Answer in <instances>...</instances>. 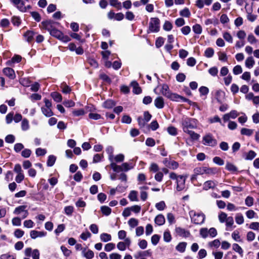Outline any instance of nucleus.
Wrapping results in <instances>:
<instances>
[{"mask_svg": "<svg viewBox=\"0 0 259 259\" xmlns=\"http://www.w3.org/2000/svg\"><path fill=\"white\" fill-rule=\"evenodd\" d=\"M56 23L55 22L52 20L42 21L41 23V28L47 30L51 35L64 42L70 41L71 39L68 36L64 35L61 31L55 27L54 25Z\"/></svg>", "mask_w": 259, "mask_h": 259, "instance_id": "1", "label": "nucleus"}, {"mask_svg": "<svg viewBox=\"0 0 259 259\" xmlns=\"http://www.w3.org/2000/svg\"><path fill=\"white\" fill-rule=\"evenodd\" d=\"M159 87L160 88V94L172 101L179 102L181 100L183 102H187L188 101V99L177 94L171 93L168 85L165 83L157 86V87L154 90L155 93L157 94L156 90V89Z\"/></svg>", "mask_w": 259, "mask_h": 259, "instance_id": "2", "label": "nucleus"}, {"mask_svg": "<svg viewBox=\"0 0 259 259\" xmlns=\"http://www.w3.org/2000/svg\"><path fill=\"white\" fill-rule=\"evenodd\" d=\"M197 120L194 118L188 117L183 118L181 121L182 126L184 132L195 129L197 127Z\"/></svg>", "mask_w": 259, "mask_h": 259, "instance_id": "3", "label": "nucleus"}, {"mask_svg": "<svg viewBox=\"0 0 259 259\" xmlns=\"http://www.w3.org/2000/svg\"><path fill=\"white\" fill-rule=\"evenodd\" d=\"M189 215L192 222L197 225L202 224L205 219V216L203 213L196 212L194 210H191L189 212Z\"/></svg>", "mask_w": 259, "mask_h": 259, "instance_id": "4", "label": "nucleus"}, {"mask_svg": "<svg viewBox=\"0 0 259 259\" xmlns=\"http://www.w3.org/2000/svg\"><path fill=\"white\" fill-rule=\"evenodd\" d=\"M11 2L22 12H25L31 8L30 5H26L28 0H11Z\"/></svg>", "mask_w": 259, "mask_h": 259, "instance_id": "5", "label": "nucleus"}, {"mask_svg": "<svg viewBox=\"0 0 259 259\" xmlns=\"http://www.w3.org/2000/svg\"><path fill=\"white\" fill-rule=\"evenodd\" d=\"M44 102L45 105L41 108V112L46 117H51L54 114L51 109L52 106V103L47 99H44Z\"/></svg>", "mask_w": 259, "mask_h": 259, "instance_id": "6", "label": "nucleus"}, {"mask_svg": "<svg viewBox=\"0 0 259 259\" xmlns=\"http://www.w3.org/2000/svg\"><path fill=\"white\" fill-rule=\"evenodd\" d=\"M160 20L157 18H152L149 24L148 32H157L159 30Z\"/></svg>", "mask_w": 259, "mask_h": 259, "instance_id": "7", "label": "nucleus"}, {"mask_svg": "<svg viewBox=\"0 0 259 259\" xmlns=\"http://www.w3.org/2000/svg\"><path fill=\"white\" fill-rule=\"evenodd\" d=\"M202 143L206 146L214 147L217 145V141L212 134L209 133L203 137Z\"/></svg>", "mask_w": 259, "mask_h": 259, "instance_id": "8", "label": "nucleus"}, {"mask_svg": "<svg viewBox=\"0 0 259 259\" xmlns=\"http://www.w3.org/2000/svg\"><path fill=\"white\" fill-rule=\"evenodd\" d=\"M26 206L20 205L15 208L13 213L16 215H20L22 219H24L27 217L29 213L26 209Z\"/></svg>", "mask_w": 259, "mask_h": 259, "instance_id": "9", "label": "nucleus"}, {"mask_svg": "<svg viewBox=\"0 0 259 259\" xmlns=\"http://www.w3.org/2000/svg\"><path fill=\"white\" fill-rule=\"evenodd\" d=\"M24 254L27 257L32 256V259H39V251L37 249H32L31 247H27L24 250Z\"/></svg>", "mask_w": 259, "mask_h": 259, "instance_id": "10", "label": "nucleus"}, {"mask_svg": "<svg viewBox=\"0 0 259 259\" xmlns=\"http://www.w3.org/2000/svg\"><path fill=\"white\" fill-rule=\"evenodd\" d=\"M187 177L183 175H179V177L176 181L177 190L178 191L184 190L185 188V182Z\"/></svg>", "mask_w": 259, "mask_h": 259, "instance_id": "11", "label": "nucleus"}, {"mask_svg": "<svg viewBox=\"0 0 259 259\" xmlns=\"http://www.w3.org/2000/svg\"><path fill=\"white\" fill-rule=\"evenodd\" d=\"M131 241L130 238H126L124 241L119 242L117 244V248L120 251H124L126 249V247H129L131 245Z\"/></svg>", "mask_w": 259, "mask_h": 259, "instance_id": "12", "label": "nucleus"}, {"mask_svg": "<svg viewBox=\"0 0 259 259\" xmlns=\"http://www.w3.org/2000/svg\"><path fill=\"white\" fill-rule=\"evenodd\" d=\"M175 231L177 235L182 237L186 238L190 235V233L189 231L181 227H176Z\"/></svg>", "mask_w": 259, "mask_h": 259, "instance_id": "13", "label": "nucleus"}, {"mask_svg": "<svg viewBox=\"0 0 259 259\" xmlns=\"http://www.w3.org/2000/svg\"><path fill=\"white\" fill-rule=\"evenodd\" d=\"M3 73L11 79H14L16 78V74L14 70L10 67H6L3 70Z\"/></svg>", "mask_w": 259, "mask_h": 259, "instance_id": "14", "label": "nucleus"}, {"mask_svg": "<svg viewBox=\"0 0 259 259\" xmlns=\"http://www.w3.org/2000/svg\"><path fill=\"white\" fill-rule=\"evenodd\" d=\"M47 233L44 231H37L36 230H32L30 232V237L35 239L37 237H43L46 236Z\"/></svg>", "mask_w": 259, "mask_h": 259, "instance_id": "15", "label": "nucleus"}, {"mask_svg": "<svg viewBox=\"0 0 259 259\" xmlns=\"http://www.w3.org/2000/svg\"><path fill=\"white\" fill-rule=\"evenodd\" d=\"M212 2L213 0H197L195 5L199 9H202L204 5L209 6L212 4Z\"/></svg>", "mask_w": 259, "mask_h": 259, "instance_id": "16", "label": "nucleus"}, {"mask_svg": "<svg viewBox=\"0 0 259 259\" xmlns=\"http://www.w3.org/2000/svg\"><path fill=\"white\" fill-rule=\"evenodd\" d=\"M154 105L158 109H162L164 105V99L161 97H158L154 100Z\"/></svg>", "mask_w": 259, "mask_h": 259, "instance_id": "17", "label": "nucleus"}, {"mask_svg": "<svg viewBox=\"0 0 259 259\" xmlns=\"http://www.w3.org/2000/svg\"><path fill=\"white\" fill-rule=\"evenodd\" d=\"M217 186V183L213 181H207L204 182L203 184V189L208 190L210 189H213Z\"/></svg>", "mask_w": 259, "mask_h": 259, "instance_id": "18", "label": "nucleus"}, {"mask_svg": "<svg viewBox=\"0 0 259 259\" xmlns=\"http://www.w3.org/2000/svg\"><path fill=\"white\" fill-rule=\"evenodd\" d=\"M35 33L31 30L27 31L23 35L24 39L28 42H31L33 40Z\"/></svg>", "mask_w": 259, "mask_h": 259, "instance_id": "19", "label": "nucleus"}, {"mask_svg": "<svg viewBox=\"0 0 259 259\" xmlns=\"http://www.w3.org/2000/svg\"><path fill=\"white\" fill-rule=\"evenodd\" d=\"M83 256L87 259H92L94 257V252L90 249L83 248L82 251Z\"/></svg>", "mask_w": 259, "mask_h": 259, "instance_id": "20", "label": "nucleus"}, {"mask_svg": "<svg viewBox=\"0 0 259 259\" xmlns=\"http://www.w3.org/2000/svg\"><path fill=\"white\" fill-rule=\"evenodd\" d=\"M22 59V57L18 55H15L11 60L7 62L6 64L9 66H12V64L16 63H19Z\"/></svg>", "mask_w": 259, "mask_h": 259, "instance_id": "21", "label": "nucleus"}, {"mask_svg": "<svg viewBox=\"0 0 259 259\" xmlns=\"http://www.w3.org/2000/svg\"><path fill=\"white\" fill-rule=\"evenodd\" d=\"M255 64V61L252 56L248 57L246 58L245 65L247 68H251Z\"/></svg>", "mask_w": 259, "mask_h": 259, "instance_id": "22", "label": "nucleus"}, {"mask_svg": "<svg viewBox=\"0 0 259 259\" xmlns=\"http://www.w3.org/2000/svg\"><path fill=\"white\" fill-rule=\"evenodd\" d=\"M218 172V169L217 167H209L205 166V174L208 176H213Z\"/></svg>", "mask_w": 259, "mask_h": 259, "instance_id": "23", "label": "nucleus"}, {"mask_svg": "<svg viewBox=\"0 0 259 259\" xmlns=\"http://www.w3.org/2000/svg\"><path fill=\"white\" fill-rule=\"evenodd\" d=\"M165 220L163 215L160 214L155 218V223L158 226H161L165 223Z\"/></svg>", "mask_w": 259, "mask_h": 259, "instance_id": "24", "label": "nucleus"}, {"mask_svg": "<svg viewBox=\"0 0 259 259\" xmlns=\"http://www.w3.org/2000/svg\"><path fill=\"white\" fill-rule=\"evenodd\" d=\"M100 239L101 241L107 242L111 240L112 237L111 235L109 234L103 233L100 234Z\"/></svg>", "mask_w": 259, "mask_h": 259, "instance_id": "25", "label": "nucleus"}, {"mask_svg": "<svg viewBox=\"0 0 259 259\" xmlns=\"http://www.w3.org/2000/svg\"><path fill=\"white\" fill-rule=\"evenodd\" d=\"M134 165L131 162H124L121 164L122 171H127L129 170L133 169Z\"/></svg>", "mask_w": 259, "mask_h": 259, "instance_id": "26", "label": "nucleus"}, {"mask_svg": "<svg viewBox=\"0 0 259 259\" xmlns=\"http://www.w3.org/2000/svg\"><path fill=\"white\" fill-rule=\"evenodd\" d=\"M128 198L131 201H138V192L135 190L131 191L128 194Z\"/></svg>", "mask_w": 259, "mask_h": 259, "instance_id": "27", "label": "nucleus"}, {"mask_svg": "<svg viewBox=\"0 0 259 259\" xmlns=\"http://www.w3.org/2000/svg\"><path fill=\"white\" fill-rule=\"evenodd\" d=\"M152 255V251L149 249L144 251H139L135 255L136 258L142 256H150Z\"/></svg>", "mask_w": 259, "mask_h": 259, "instance_id": "28", "label": "nucleus"}, {"mask_svg": "<svg viewBox=\"0 0 259 259\" xmlns=\"http://www.w3.org/2000/svg\"><path fill=\"white\" fill-rule=\"evenodd\" d=\"M187 245V244L185 242H180L177 245L176 249L180 252H184L185 251Z\"/></svg>", "mask_w": 259, "mask_h": 259, "instance_id": "29", "label": "nucleus"}, {"mask_svg": "<svg viewBox=\"0 0 259 259\" xmlns=\"http://www.w3.org/2000/svg\"><path fill=\"white\" fill-rule=\"evenodd\" d=\"M131 85L133 88V92L134 93L139 94L141 93L142 90L136 81H132L131 82Z\"/></svg>", "mask_w": 259, "mask_h": 259, "instance_id": "30", "label": "nucleus"}, {"mask_svg": "<svg viewBox=\"0 0 259 259\" xmlns=\"http://www.w3.org/2000/svg\"><path fill=\"white\" fill-rule=\"evenodd\" d=\"M115 105V103L112 100H108L104 102L103 106L105 108L110 109Z\"/></svg>", "mask_w": 259, "mask_h": 259, "instance_id": "31", "label": "nucleus"}, {"mask_svg": "<svg viewBox=\"0 0 259 259\" xmlns=\"http://www.w3.org/2000/svg\"><path fill=\"white\" fill-rule=\"evenodd\" d=\"M29 128V121L26 118H24L21 122V129L23 131L28 130Z\"/></svg>", "mask_w": 259, "mask_h": 259, "instance_id": "32", "label": "nucleus"}, {"mask_svg": "<svg viewBox=\"0 0 259 259\" xmlns=\"http://www.w3.org/2000/svg\"><path fill=\"white\" fill-rule=\"evenodd\" d=\"M240 133L242 135L250 136L253 133V130L247 128H242L241 130Z\"/></svg>", "mask_w": 259, "mask_h": 259, "instance_id": "33", "label": "nucleus"}, {"mask_svg": "<svg viewBox=\"0 0 259 259\" xmlns=\"http://www.w3.org/2000/svg\"><path fill=\"white\" fill-rule=\"evenodd\" d=\"M51 97L56 102H60L62 100V96L57 92H53L51 93Z\"/></svg>", "mask_w": 259, "mask_h": 259, "instance_id": "34", "label": "nucleus"}, {"mask_svg": "<svg viewBox=\"0 0 259 259\" xmlns=\"http://www.w3.org/2000/svg\"><path fill=\"white\" fill-rule=\"evenodd\" d=\"M233 250L239 253L241 256L243 255V251L241 246L237 243H234L232 245Z\"/></svg>", "mask_w": 259, "mask_h": 259, "instance_id": "35", "label": "nucleus"}, {"mask_svg": "<svg viewBox=\"0 0 259 259\" xmlns=\"http://www.w3.org/2000/svg\"><path fill=\"white\" fill-rule=\"evenodd\" d=\"M106 151L108 154L109 160H110V161H112V160H113V148L110 146H108L106 149Z\"/></svg>", "mask_w": 259, "mask_h": 259, "instance_id": "36", "label": "nucleus"}, {"mask_svg": "<svg viewBox=\"0 0 259 259\" xmlns=\"http://www.w3.org/2000/svg\"><path fill=\"white\" fill-rule=\"evenodd\" d=\"M60 88L62 89V91L64 94L70 93L71 91V88L67 85L65 82H63L60 85Z\"/></svg>", "mask_w": 259, "mask_h": 259, "instance_id": "37", "label": "nucleus"}, {"mask_svg": "<svg viewBox=\"0 0 259 259\" xmlns=\"http://www.w3.org/2000/svg\"><path fill=\"white\" fill-rule=\"evenodd\" d=\"M110 5L118 10L121 9V3L118 0H110Z\"/></svg>", "mask_w": 259, "mask_h": 259, "instance_id": "38", "label": "nucleus"}, {"mask_svg": "<svg viewBox=\"0 0 259 259\" xmlns=\"http://www.w3.org/2000/svg\"><path fill=\"white\" fill-rule=\"evenodd\" d=\"M205 166L197 167L194 168V173L197 175H202L205 174Z\"/></svg>", "mask_w": 259, "mask_h": 259, "instance_id": "39", "label": "nucleus"}, {"mask_svg": "<svg viewBox=\"0 0 259 259\" xmlns=\"http://www.w3.org/2000/svg\"><path fill=\"white\" fill-rule=\"evenodd\" d=\"M180 15L182 17L189 18L191 15V12L188 8H185L180 11Z\"/></svg>", "mask_w": 259, "mask_h": 259, "instance_id": "40", "label": "nucleus"}, {"mask_svg": "<svg viewBox=\"0 0 259 259\" xmlns=\"http://www.w3.org/2000/svg\"><path fill=\"white\" fill-rule=\"evenodd\" d=\"M102 213L105 215H109L111 212V209L107 206H102L101 207Z\"/></svg>", "mask_w": 259, "mask_h": 259, "instance_id": "41", "label": "nucleus"}, {"mask_svg": "<svg viewBox=\"0 0 259 259\" xmlns=\"http://www.w3.org/2000/svg\"><path fill=\"white\" fill-rule=\"evenodd\" d=\"M185 133L188 134L193 140H197L200 137V135L199 134L191 130H190Z\"/></svg>", "mask_w": 259, "mask_h": 259, "instance_id": "42", "label": "nucleus"}, {"mask_svg": "<svg viewBox=\"0 0 259 259\" xmlns=\"http://www.w3.org/2000/svg\"><path fill=\"white\" fill-rule=\"evenodd\" d=\"M236 223L238 225H241L244 223V218L241 213H237L235 217Z\"/></svg>", "mask_w": 259, "mask_h": 259, "instance_id": "43", "label": "nucleus"}, {"mask_svg": "<svg viewBox=\"0 0 259 259\" xmlns=\"http://www.w3.org/2000/svg\"><path fill=\"white\" fill-rule=\"evenodd\" d=\"M223 37L225 40L229 43L232 44L233 42V37L229 32H224L223 34Z\"/></svg>", "mask_w": 259, "mask_h": 259, "instance_id": "44", "label": "nucleus"}, {"mask_svg": "<svg viewBox=\"0 0 259 259\" xmlns=\"http://www.w3.org/2000/svg\"><path fill=\"white\" fill-rule=\"evenodd\" d=\"M167 131L168 133L173 136H175L178 134L177 128L173 126H170L167 127Z\"/></svg>", "mask_w": 259, "mask_h": 259, "instance_id": "45", "label": "nucleus"}, {"mask_svg": "<svg viewBox=\"0 0 259 259\" xmlns=\"http://www.w3.org/2000/svg\"><path fill=\"white\" fill-rule=\"evenodd\" d=\"M226 168L230 171L235 172L237 171V167L233 164L230 162H227L226 163Z\"/></svg>", "mask_w": 259, "mask_h": 259, "instance_id": "46", "label": "nucleus"}, {"mask_svg": "<svg viewBox=\"0 0 259 259\" xmlns=\"http://www.w3.org/2000/svg\"><path fill=\"white\" fill-rule=\"evenodd\" d=\"M155 207L157 210L159 211L163 210L166 207V205L164 201H161L159 202L156 203Z\"/></svg>", "mask_w": 259, "mask_h": 259, "instance_id": "47", "label": "nucleus"}, {"mask_svg": "<svg viewBox=\"0 0 259 259\" xmlns=\"http://www.w3.org/2000/svg\"><path fill=\"white\" fill-rule=\"evenodd\" d=\"M214 55V50L211 48H208L204 52V56L207 58H211Z\"/></svg>", "mask_w": 259, "mask_h": 259, "instance_id": "48", "label": "nucleus"}, {"mask_svg": "<svg viewBox=\"0 0 259 259\" xmlns=\"http://www.w3.org/2000/svg\"><path fill=\"white\" fill-rule=\"evenodd\" d=\"M242 68L240 65H237L234 67L233 68V72L234 75H237L242 72Z\"/></svg>", "mask_w": 259, "mask_h": 259, "instance_id": "49", "label": "nucleus"}, {"mask_svg": "<svg viewBox=\"0 0 259 259\" xmlns=\"http://www.w3.org/2000/svg\"><path fill=\"white\" fill-rule=\"evenodd\" d=\"M221 245L220 241L218 239H215L212 241L209 242L208 243V245L210 247H213L215 248H218Z\"/></svg>", "mask_w": 259, "mask_h": 259, "instance_id": "50", "label": "nucleus"}, {"mask_svg": "<svg viewBox=\"0 0 259 259\" xmlns=\"http://www.w3.org/2000/svg\"><path fill=\"white\" fill-rule=\"evenodd\" d=\"M74 211V207L72 206H67L64 207V212L68 216L72 215Z\"/></svg>", "mask_w": 259, "mask_h": 259, "instance_id": "51", "label": "nucleus"}, {"mask_svg": "<svg viewBox=\"0 0 259 259\" xmlns=\"http://www.w3.org/2000/svg\"><path fill=\"white\" fill-rule=\"evenodd\" d=\"M256 155V153L253 150H250L246 154L245 159L251 160L253 159Z\"/></svg>", "mask_w": 259, "mask_h": 259, "instance_id": "52", "label": "nucleus"}, {"mask_svg": "<svg viewBox=\"0 0 259 259\" xmlns=\"http://www.w3.org/2000/svg\"><path fill=\"white\" fill-rule=\"evenodd\" d=\"M115 247V245L113 243H108L105 245L104 250L107 252H110L113 250Z\"/></svg>", "mask_w": 259, "mask_h": 259, "instance_id": "53", "label": "nucleus"}, {"mask_svg": "<svg viewBox=\"0 0 259 259\" xmlns=\"http://www.w3.org/2000/svg\"><path fill=\"white\" fill-rule=\"evenodd\" d=\"M85 113L84 110L82 109L74 110L72 111V114L74 116H82Z\"/></svg>", "mask_w": 259, "mask_h": 259, "instance_id": "54", "label": "nucleus"}, {"mask_svg": "<svg viewBox=\"0 0 259 259\" xmlns=\"http://www.w3.org/2000/svg\"><path fill=\"white\" fill-rule=\"evenodd\" d=\"M124 159V156L122 154H119L116 156H113V161L114 160L116 162H122Z\"/></svg>", "mask_w": 259, "mask_h": 259, "instance_id": "55", "label": "nucleus"}, {"mask_svg": "<svg viewBox=\"0 0 259 259\" xmlns=\"http://www.w3.org/2000/svg\"><path fill=\"white\" fill-rule=\"evenodd\" d=\"M56 157L54 155H50L47 161V165L49 166H53L56 161Z\"/></svg>", "mask_w": 259, "mask_h": 259, "instance_id": "56", "label": "nucleus"}, {"mask_svg": "<svg viewBox=\"0 0 259 259\" xmlns=\"http://www.w3.org/2000/svg\"><path fill=\"white\" fill-rule=\"evenodd\" d=\"M219 221L221 223L225 222L226 220L227 219V214L224 212H221L219 214Z\"/></svg>", "mask_w": 259, "mask_h": 259, "instance_id": "57", "label": "nucleus"}, {"mask_svg": "<svg viewBox=\"0 0 259 259\" xmlns=\"http://www.w3.org/2000/svg\"><path fill=\"white\" fill-rule=\"evenodd\" d=\"M192 29L194 33L196 34H199L202 32V27L199 24H196L194 25Z\"/></svg>", "mask_w": 259, "mask_h": 259, "instance_id": "58", "label": "nucleus"}, {"mask_svg": "<svg viewBox=\"0 0 259 259\" xmlns=\"http://www.w3.org/2000/svg\"><path fill=\"white\" fill-rule=\"evenodd\" d=\"M232 238L237 242L241 241L240 236L239 235V232L236 230L234 231L232 234Z\"/></svg>", "mask_w": 259, "mask_h": 259, "instance_id": "59", "label": "nucleus"}, {"mask_svg": "<svg viewBox=\"0 0 259 259\" xmlns=\"http://www.w3.org/2000/svg\"><path fill=\"white\" fill-rule=\"evenodd\" d=\"M24 227L27 228H32L34 226V223L31 220H26L23 223Z\"/></svg>", "mask_w": 259, "mask_h": 259, "instance_id": "60", "label": "nucleus"}, {"mask_svg": "<svg viewBox=\"0 0 259 259\" xmlns=\"http://www.w3.org/2000/svg\"><path fill=\"white\" fill-rule=\"evenodd\" d=\"M12 223L13 226H20L21 224V219L19 217H15L12 219Z\"/></svg>", "mask_w": 259, "mask_h": 259, "instance_id": "61", "label": "nucleus"}, {"mask_svg": "<svg viewBox=\"0 0 259 259\" xmlns=\"http://www.w3.org/2000/svg\"><path fill=\"white\" fill-rule=\"evenodd\" d=\"M129 226L132 228H134L138 225V221L135 218H131L128 221Z\"/></svg>", "mask_w": 259, "mask_h": 259, "instance_id": "62", "label": "nucleus"}, {"mask_svg": "<svg viewBox=\"0 0 259 259\" xmlns=\"http://www.w3.org/2000/svg\"><path fill=\"white\" fill-rule=\"evenodd\" d=\"M125 18L129 21H133L134 20L135 16L134 14L131 11H127L125 14Z\"/></svg>", "mask_w": 259, "mask_h": 259, "instance_id": "63", "label": "nucleus"}, {"mask_svg": "<svg viewBox=\"0 0 259 259\" xmlns=\"http://www.w3.org/2000/svg\"><path fill=\"white\" fill-rule=\"evenodd\" d=\"M249 227L251 230L259 231V222H252L250 224Z\"/></svg>", "mask_w": 259, "mask_h": 259, "instance_id": "64", "label": "nucleus"}]
</instances>
